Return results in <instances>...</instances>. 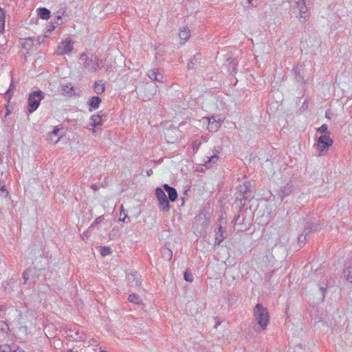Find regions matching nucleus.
Segmentation results:
<instances>
[{"mask_svg":"<svg viewBox=\"0 0 352 352\" xmlns=\"http://www.w3.org/2000/svg\"><path fill=\"white\" fill-rule=\"evenodd\" d=\"M54 28H55V27H54V25H52L50 27V28H49V30H51V29L54 30Z\"/></svg>","mask_w":352,"mask_h":352,"instance_id":"3c124183","label":"nucleus"},{"mask_svg":"<svg viewBox=\"0 0 352 352\" xmlns=\"http://www.w3.org/2000/svg\"><path fill=\"white\" fill-rule=\"evenodd\" d=\"M0 190L1 191V193L4 197H7L8 195L9 192L6 189L5 184H2L1 182H0Z\"/></svg>","mask_w":352,"mask_h":352,"instance_id":"f704fd0d","label":"nucleus"},{"mask_svg":"<svg viewBox=\"0 0 352 352\" xmlns=\"http://www.w3.org/2000/svg\"><path fill=\"white\" fill-rule=\"evenodd\" d=\"M128 300L129 302L137 305H140L142 302V300L140 296L134 293L129 296Z\"/></svg>","mask_w":352,"mask_h":352,"instance_id":"bb28decb","label":"nucleus"},{"mask_svg":"<svg viewBox=\"0 0 352 352\" xmlns=\"http://www.w3.org/2000/svg\"><path fill=\"white\" fill-rule=\"evenodd\" d=\"M126 278L129 283H131V286L135 285L137 287L140 285V280L135 277V274H129L126 276Z\"/></svg>","mask_w":352,"mask_h":352,"instance_id":"393cba45","label":"nucleus"},{"mask_svg":"<svg viewBox=\"0 0 352 352\" xmlns=\"http://www.w3.org/2000/svg\"><path fill=\"white\" fill-rule=\"evenodd\" d=\"M163 188L164 190H166L168 193L169 200L172 202L175 201L177 198V192L175 188L168 186L166 184L163 185Z\"/></svg>","mask_w":352,"mask_h":352,"instance_id":"9d476101","label":"nucleus"},{"mask_svg":"<svg viewBox=\"0 0 352 352\" xmlns=\"http://www.w3.org/2000/svg\"><path fill=\"white\" fill-rule=\"evenodd\" d=\"M59 131L58 128H54L52 132L48 133L47 140L54 144L57 143L60 138V136H58Z\"/></svg>","mask_w":352,"mask_h":352,"instance_id":"4468645a","label":"nucleus"},{"mask_svg":"<svg viewBox=\"0 0 352 352\" xmlns=\"http://www.w3.org/2000/svg\"><path fill=\"white\" fill-rule=\"evenodd\" d=\"M111 252V250L109 247H100V254L102 256L110 255Z\"/></svg>","mask_w":352,"mask_h":352,"instance_id":"2f4dec72","label":"nucleus"},{"mask_svg":"<svg viewBox=\"0 0 352 352\" xmlns=\"http://www.w3.org/2000/svg\"><path fill=\"white\" fill-rule=\"evenodd\" d=\"M54 28H55V27H54V25H52L50 27V28H49V30H51V29L54 30Z\"/></svg>","mask_w":352,"mask_h":352,"instance_id":"864d4df0","label":"nucleus"},{"mask_svg":"<svg viewBox=\"0 0 352 352\" xmlns=\"http://www.w3.org/2000/svg\"><path fill=\"white\" fill-rule=\"evenodd\" d=\"M35 269H28L23 274V279L24 280V284L28 283V280H30V283H34L35 280L34 278H30V276L32 275L33 272H34Z\"/></svg>","mask_w":352,"mask_h":352,"instance_id":"dca6fc26","label":"nucleus"},{"mask_svg":"<svg viewBox=\"0 0 352 352\" xmlns=\"http://www.w3.org/2000/svg\"><path fill=\"white\" fill-rule=\"evenodd\" d=\"M303 80L302 78H301V76H299V78L298 79V80Z\"/></svg>","mask_w":352,"mask_h":352,"instance_id":"6e6d98bb","label":"nucleus"},{"mask_svg":"<svg viewBox=\"0 0 352 352\" xmlns=\"http://www.w3.org/2000/svg\"><path fill=\"white\" fill-rule=\"evenodd\" d=\"M157 86L153 84H146L144 87V100H149L157 92Z\"/></svg>","mask_w":352,"mask_h":352,"instance_id":"1a4fd4ad","label":"nucleus"},{"mask_svg":"<svg viewBox=\"0 0 352 352\" xmlns=\"http://www.w3.org/2000/svg\"><path fill=\"white\" fill-rule=\"evenodd\" d=\"M184 276V279L186 281H188V282L193 281V276H192V273L188 270H186L185 271Z\"/></svg>","mask_w":352,"mask_h":352,"instance_id":"473e14b6","label":"nucleus"},{"mask_svg":"<svg viewBox=\"0 0 352 352\" xmlns=\"http://www.w3.org/2000/svg\"><path fill=\"white\" fill-rule=\"evenodd\" d=\"M76 339H82V336H77L76 338H75Z\"/></svg>","mask_w":352,"mask_h":352,"instance_id":"5fc2aeb1","label":"nucleus"},{"mask_svg":"<svg viewBox=\"0 0 352 352\" xmlns=\"http://www.w3.org/2000/svg\"><path fill=\"white\" fill-rule=\"evenodd\" d=\"M35 41L39 45L41 43L40 38L38 37L36 39L34 37L22 38L21 44L24 49L30 50L33 47Z\"/></svg>","mask_w":352,"mask_h":352,"instance_id":"6e6552de","label":"nucleus"},{"mask_svg":"<svg viewBox=\"0 0 352 352\" xmlns=\"http://www.w3.org/2000/svg\"><path fill=\"white\" fill-rule=\"evenodd\" d=\"M13 90H14V89H13V88H11V87H10V89H9V90H8V94H10L11 92H12V91H13Z\"/></svg>","mask_w":352,"mask_h":352,"instance_id":"de8ad7c7","label":"nucleus"},{"mask_svg":"<svg viewBox=\"0 0 352 352\" xmlns=\"http://www.w3.org/2000/svg\"><path fill=\"white\" fill-rule=\"evenodd\" d=\"M57 16L56 20L55 21V23L56 25H62L63 21L62 19V16H64L66 14V8H60L57 12Z\"/></svg>","mask_w":352,"mask_h":352,"instance_id":"aec40b11","label":"nucleus"},{"mask_svg":"<svg viewBox=\"0 0 352 352\" xmlns=\"http://www.w3.org/2000/svg\"><path fill=\"white\" fill-rule=\"evenodd\" d=\"M5 28V14L0 8V32L3 31Z\"/></svg>","mask_w":352,"mask_h":352,"instance_id":"7c9ffc66","label":"nucleus"},{"mask_svg":"<svg viewBox=\"0 0 352 352\" xmlns=\"http://www.w3.org/2000/svg\"><path fill=\"white\" fill-rule=\"evenodd\" d=\"M73 50V43L70 39H66L61 42L58 47L57 53L60 55L69 53Z\"/></svg>","mask_w":352,"mask_h":352,"instance_id":"423d86ee","label":"nucleus"},{"mask_svg":"<svg viewBox=\"0 0 352 352\" xmlns=\"http://www.w3.org/2000/svg\"><path fill=\"white\" fill-rule=\"evenodd\" d=\"M320 290L321 291L322 294V297L324 298V293L327 290V288L326 287H320Z\"/></svg>","mask_w":352,"mask_h":352,"instance_id":"37998d69","label":"nucleus"},{"mask_svg":"<svg viewBox=\"0 0 352 352\" xmlns=\"http://www.w3.org/2000/svg\"><path fill=\"white\" fill-rule=\"evenodd\" d=\"M11 352H14V349H12V351Z\"/></svg>","mask_w":352,"mask_h":352,"instance_id":"4d7b16f0","label":"nucleus"},{"mask_svg":"<svg viewBox=\"0 0 352 352\" xmlns=\"http://www.w3.org/2000/svg\"><path fill=\"white\" fill-rule=\"evenodd\" d=\"M298 243H304L305 241H306V236H305V234L303 233H302L298 238Z\"/></svg>","mask_w":352,"mask_h":352,"instance_id":"58836bf2","label":"nucleus"},{"mask_svg":"<svg viewBox=\"0 0 352 352\" xmlns=\"http://www.w3.org/2000/svg\"><path fill=\"white\" fill-rule=\"evenodd\" d=\"M61 93L67 96H72L75 94L74 87L71 83L62 84Z\"/></svg>","mask_w":352,"mask_h":352,"instance_id":"9b49d317","label":"nucleus"},{"mask_svg":"<svg viewBox=\"0 0 352 352\" xmlns=\"http://www.w3.org/2000/svg\"><path fill=\"white\" fill-rule=\"evenodd\" d=\"M101 102V99L98 96H93L89 100V105L94 109L98 108Z\"/></svg>","mask_w":352,"mask_h":352,"instance_id":"a211bd4d","label":"nucleus"},{"mask_svg":"<svg viewBox=\"0 0 352 352\" xmlns=\"http://www.w3.org/2000/svg\"><path fill=\"white\" fill-rule=\"evenodd\" d=\"M100 352H107V351H100Z\"/></svg>","mask_w":352,"mask_h":352,"instance_id":"13d9d810","label":"nucleus"},{"mask_svg":"<svg viewBox=\"0 0 352 352\" xmlns=\"http://www.w3.org/2000/svg\"><path fill=\"white\" fill-rule=\"evenodd\" d=\"M14 352H24V351L21 349L17 348L16 349H14Z\"/></svg>","mask_w":352,"mask_h":352,"instance_id":"a18cd8bd","label":"nucleus"},{"mask_svg":"<svg viewBox=\"0 0 352 352\" xmlns=\"http://www.w3.org/2000/svg\"><path fill=\"white\" fill-rule=\"evenodd\" d=\"M343 274L346 280L350 283H352V263H345L344 268L343 270Z\"/></svg>","mask_w":352,"mask_h":352,"instance_id":"ddd939ff","label":"nucleus"},{"mask_svg":"<svg viewBox=\"0 0 352 352\" xmlns=\"http://www.w3.org/2000/svg\"><path fill=\"white\" fill-rule=\"evenodd\" d=\"M157 72V69H151L148 72L147 76L148 77L152 80H155L156 79V73Z\"/></svg>","mask_w":352,"mask_h":352,"instance_id":"72a5a7b5","label":"nucleus"},{"mask_svg":"<svg viewBox=\"0 0 352 352\" xmlns=\"http://www.w3.org/2000/svg\"><path fill=\"white\" fill-rule=\"evenodd\" d=\"M291 2L297 4L300 12V19H302L303 22L306 21L309 16V13L305 5V0H291Z\"/></svg>","mask_w":352,"mask_h":352,"instance_id":"39448f33","label":"nucleus"},{"mask_svg":"<svg viewBox=\"0 0 352 352\" xmlns=\"http://www.w3.org/2000/svg\"><path fill=\"white\" fill-rule=\"evenodd\" d=\"M120 220L124 223L130 222V219H129V217H128L126 214H124V217L122 218L120 217Z\"/></svg>","mask_w":352,"mask_h":352,"instance_id":"ea45409f","label":"nucleus"},{"mask_svg":"<svg viewBox=\"0 0 352 352\" xmlns=\"http://www.w3.org/2000/svg\"><path fill=\"white\" fill-rule=\"evenodd\" d=\"M270 276H271V275L266 274V276H265V279H266V280H267V279H270Z\"/></svg>","mask_w":352,"mask_h":352,"instance_id":"8fccbe9b","label":"nucleus"},{"mask_svg":"<svg viewBox=\"0 0 352 352\" xmlns=\"http://www.w3.org/2000/svg\"><path fill=\"white\" fill-rule=\"evenodd\" d=\"M163 78H164V76H163L162 74L160 72V69H157V72L156 73V79L155 80V81L162 82Z\"/></svg>","mask_w":352,"mask_h":352,"instance_id":"c9c22d12","label":"nucleus"},{"mask_svg":"<svg viewBox=\"0 0 352 352\" xmlns=\"http://www.w3.org/2000/svg\"><path fill=\"white\" fill-rule=\"evenodd\" d=\"M204 120H206L208 122V129L210 131L215 132L221 126L222 120H216L214 117L211 118H204Z\"/></svg>","mask_w":352,"mask_h":352,"instance_id":"0eeeda50","label":"nucleus"},{"mask_svg":"<svg viewBox=\"0 0 352 352\" xmlns=\"http://www.w3.org/2000/svg\"><path fill=\"white\" fill-rule=\"evenodd\" d=\"M318 131L321 133H325L327 131V125L324 124L318 128Z\"/></svg>","mask_w":352,"mask_h":352,"instance_id":"4c0bfd02","label":"nucleus"},{"mask_svg":"<svg viewBox=\"0 0 352 352\" xmlns=\"http://www.w3.org/2000/svg\"><path fill=\"white\" fill-rule=\"evenodd\" d=\"M318 227L315 226L314 223H308L307 226L305 227L302 233L307 236L309 233H311L313 230H316Z\"/></svg>","mask_w":352,"mask_h":352,"instance_id":"a878e982","label":"nucleus"},{"mask_svg":"<svg viewBox=\"0 0 352 352\" xmlns=\"http://www.w3.org/2000/svg\"><path fill=\"white\" fill-rule=\"evenodd\" d=\"M12 348H11L10 346H5L3 349L2 352H11L12 351Z\"/></svg>","mask_w":352,"mask_h":352,"instance_id":"a19ab883","label":"nucleus"},{"mask_svg":"<svg viewBox=\"0 0 352 352\" xmlns=\"http://www.w3.org/2000/svg\"><path fill=\"white\" fill-rule=\"evenodd\" d=\"M91 188L93 190H97L98 189V185H96V184H92V185L91 186Z\"/></svg>","mask_w":352,"mask_h":352,"instance_id":"c03bdc74","label":"nucleus"},{"mask_svg":"<svg viewBox=\"0 0 352 352\" xmlns=\"http://www.w3.org/2000/svg\"><path fill=\"white\" fill-rule=\"evenodd\" d=\"M161 254L164 259L170 260L173 256L172 250L166 247H163L161 249Z\"/></svg>","mask_w":352,"mask_h":352,"instance_id":"5701e85b","label":"nucleus"},{"mask_svg":"<svg viewBox=\"0 0 352 352\" xmlns=\"http://www.w3.org/2000/svg\"><path fill=\"white\" fill-rule=\"evenodd\" d=\"M54 28H55V27H54V25H52L50 27V28H49V30H51V29L54 30Z\"/></svg>","mask_w":352,"mask_h":352,"instance_id":"603ef678","label":"nucleus"},{"mask_svg":"<svg viewBox=\"0 0 352 352\" xmlns=\"http://www.w3.org/2000/svg\"><path fill=\"white\" fill-rule=\"evenodd\" d=\"M253 320L254 325L253 329L256 333L265 331L270 322V314L267 308L261 303H257L253 309Z\"/></svg>","mask_w":352,"mask_h":352,"instance_id":"f257e3e1","label":"nucleus"},{"mask_svg":"<svg viewBox=\"0 0 352 352\" xmlns=\"http://www.w3.org/2000/svg\"><path fill=\"white\" fill-rule=\"evenodd\" d=\"M92 122H93V126H97L102 124L101 123V116L99 115H94L91 118Z\"/></svg>","mask_w":352,"mask_h":352,"instance_id":"c756f323","label":"nucleus"},{"mask_svg":"<svg viewBox=\"0 0 352 352\" xmlns=\"http://www.w3.org/2000/svg\"><path fill=\"white\" fill-rule=\"evenodd\" d=\"M94 90L97 94H102L104 91L105 86L102 80H98L94 83Z\"/></svg>","mask_w":352,"mask_h":352,"instance_id":"f3484780","label":"nucleus"},{"mask_svg":"<svg viewBox=\"0 0 352 352\" xmlns=\"http://www.w3.org/2000/svg\"><path fill=\"white\" fill-rule=\"evenodd\" d=\"M124 214H126V213L124 212L123 207L122 206V210H121L120 214V217L122 215L124 216Z\"/></svg>","mask_w":352,"mask_h":352,"instance_id":"49530a36","label":"nucleus"},{"mask_svg":"<svg viewBox=\"0 0 352 352\" xmlns=\"http://www.w3.org/2000/svg\"><path fill=\"white\" fill-rule=\"evenodd\" d=\"M5 309V307L3 305H0V311H3Z\"/></svg>","mask_w":352,"mask_h":352,"instance_id":"09e8293b","label":"nucleus"},{"mask_svg":"<svg viewBox=\"0 0 352 352\" xmlns=\"http://www.w3.org/2000/svg\"><path fill=\"white\" fill-rule=\"evenodd\" d=\"M38 16L42 19H48L50 17V11L45 8H38Z\"/></svg>","mask_w":352,"mask_h":352,"instance_id":"6ab92c4d","label":"nucleus"},{"mask_svg":"<svg viewBox=\"0 0 352 352\" xmlns=\"http://www.w3.org/2000/svg\"><path fill=\"white\" fill-rule=\"evenodd\" d=\"M179 36L182 40L186 41L190 37V31L187 28H183L180 30Z\"/></svg>","mask_w":352,"mask_h":352,"instance_id":"cd10ccee","label":"nucleus"},{"mask_svg":"<svg viewBox=\"0 0 352 352\" xmlns=\"http://www.w3.org/2000/svg\"><path fill=\"white\" fill-rule=\"evenodd\" d=\"M80 60L83 61L84 67L89 72H96L99 67L98 58L96 56H91V58L84 52L81 54Z\"/></svg>","mask_w":352,"mask_h":352,"instance_id":"7ed1b4c3","label":"nucleus"},{"mask_svg":"<svg viewBox=\"0 0 352 352\" xmlns=\"http://www.w3.org/2000/svg\"><path fill=\"white\" fill-rule=\"evenodd\" d=\"M102 221V217H98L95 219L94 222L91 224V226H95L96 224H98L100 223Z\"/></svg>","mask_w":352,"mask_h":352,"instance_id":"79ce46f5","label":"nucleus"},{"mask_svg":"<svg viewBox=\"0 0 352 352\" xmlns=\"http://www.w3.org/2000/svg\"><path fill=\"white\" fill-rule=\"evenodd\" d=\"M332 139L327 135H322L318 139L317 149L319 152V155H324L329 148L332 145Z\"/></svg>","mask_w":352,"mask_h":352,"instance_id":"20e7f679","label":"nucleus"},{"mask_svg":"<svg viewBox=\"0 0 352 352\" xmlns=\"http://www.w3.org/2000/svg\"><path fill=\"white\" fill-rule=\"evenodd\" d=\"M44 98V93L38 90L30 94L28 99V111L32 113L38 107L41 101Z\"/></svg>","mask_w":352,"mask_h":352,"instance_id":"f03ea898","label":"nucleus"},{"mask_svg":"<svg viewBox=\"0 0 352 352\" xmlns=\"http://www.w3.org/2000/svg\"><path fill=\"white\" fill-rule=\"evenodd\" d=\"M292 190H293V186L292 184H289V183L287 184L283 188H281L280 192L282 194L281 195L282 199L285 197L289 195L292 192Z\"/></svg>","mask_w":352,"mask_h":352,"instance_id":"b1692460","label":"nucleus"},{"mask_svg":"<svg viewBox=\"0 0 352 352\" xmlns=\"http://www.w3.org/2000/svg\"><path fill=\"white\" fill-rule=\"evenodd\" d=\"M249 3L248 8H255L258 6V0H247Z\"/></svg>","mask_w":352,"mask_h":352,"instance_id":"e433bc0d","label":"nucleus"},{"mask_svg":"<svg viewBox=\"0 0 352 352\" xmlns=\"http://www.w3.org/2000/svg\"><path fill=\"white\" fill-rule=\"evenodd\" d=\"M155 195L157 199V201L160 202L164 201L167 198L164 191L163 189L160 188H157L155 190Z\"/></svg>","mask_w":352,"mask_h":352,"instance_id":"4be33fe9","label":"nucleus"},{"mask_svg":"<svg viewBox=\"0 0 352 352\" xmlns=\"http://www.w3.org/2000/svg\"><path fill=\"white\" fill-rule=\"evenodd\" d=\"M226 237V232L223 231L221 226L218 227V232L216 234L215 243L220 244V243Z\"/></svg>","mask_w":352,"mask_h":352,"instance_id":"2eb2a0df","label":"nucleus"},{"mask_svg":"<svg viewBox=\"0 0 352 352\" xmlns=\"http://www.w3.org/2000/svg\"><path fill=\"white\" fill-rule=\"evenodd\" d=\"M219 160V156L217 153H213L209 156H206L204 159V166L209 168L213 164H215Z\"/></svg>","mask_w":352,"mask_h":352,"instance_id":"f8f14e48","label":"nucleus"},{"mask_svg":"<svg viewBox=\"0 0 352 352\" xmlns=\"http://www.w3.org/2000/svg\"><path fill=\"white\" fill-rule=\"evenodd\" d=\"M201 58V54H197L189 60L187 65L188 69H193L197 62Z\"/></svg>","mask_w":352,"mask_h":352,"instance_id":"412c9836","label":"nucleus"},{"mask_svg":"<svg viewBox=\"0 0 352 352\" xmlns=\"http://www.w3.org/2000/svg\"><path fill=\"white\" fill-rule=\"evenodd\" d=\"M159 205H160V209L163 211L167 212L170 210V205H169V201H168V199L164 200V201L160 202Z\"/></svg>","mask_w":352,"mask_h":352,"instance_id":"c85d7f7f","label":"nucleus"}]
</instances>
